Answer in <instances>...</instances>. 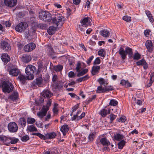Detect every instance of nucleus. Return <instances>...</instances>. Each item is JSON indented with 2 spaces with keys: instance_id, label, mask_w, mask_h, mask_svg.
<instances>
[{
  "instance_id": "nucleus-1",
  "label": "nucleus",
  "mask_w": 154,
  "mask_h": 154,
  "mask_svg": "<svg viewBox=\"0 0 154 154\" xmlns=\"http://www.w3.org/2000/svg\"><path fill=\"white\" fill-rule=\"evenodd\" d=\"M119 52L122 60H124L126 58L127 54L128 55L129 58H131L133 56L132 50L128 47H126L125 50L122 47H121L119 50Z\"/></svg>"
},
{
  "instance_id": "nucleus-2",
  "label": "nucleus",
  "mask_w": 154,
  "mask_h": 154,
  "mask_svg": "<svg viewBox=\"0 0 154 154\" xmlns=\"http://www.w3.org/2000/svg\"><path fill=\"white\" fill-rule=\"evenodd\" d=\"M53 23L58 27L61 26L65 20V18L60 14H56L55 16L52 19Z\"/></svg>"
},
{
  "instance_id": "nucleus-3",
  "label": "nucleus",
  "mask_w": 154,
  "mask_h": 154,
  "mask_svg": "<svg viewBox=\"0 0 154 154\" xmlns=\"http://www.w3.org/2000/svg\"><path fill=\"white\" fill-rule=\"evenodd\" d=\"M36 68L34 66L32 65L27 66L25 69V72L27 75V78L28 80L32 79L34 78V73L36 71Z\"/></svg>"
},
{
  "instance_id": "nucleus-4",
  "label": "nucleus",
  "mask_w": 154,
  "mask_h": 154,
  "mask_svg": "<svg viewBox=\"0 0 154 154\" xmlns=\"http://www.w3.org/2000/svg\"><path fill=\"white\" fill-rule=\"evenodd\" d=\"M39 18L46 22H50L52 20L51 14L47 11H41L39 13Z\"/></svg>"
},
{
  "instance_id": "nucleus-5",
  "label": "nucleus",
  "mask_w": 154,
  "mask_h": 154,
  "mask_svg": "<svg viewBox=\"0 0 154 154\" xmlns=\"http://www.w3.org/2000/svg\"><path fill=\"white\" fill-rule=\"evenodd\" d=\"M2 86L3 91L7 93L11 92L14 88L12 84L8 82H4L2 84Z\"/></svg>"
},
{
  "instance_id": "nucleus-6",
  "label": "nucleus",
  "mask_w": 154,
  "mask_h": 154,
  "mask_svg": "<svg viewBox=\"0 0 154 154\" xmlns=\"http://www.w3.org/2000/svg\"><path fill=\"white\" fill-rule=\"evenodd\" d=\"M103 87L102 85H100L98 87L97 92L98 93H104L109 91H112L114 90V88L112 86L104 85Z\"/></svg>"
},
{
  "instance_id": "nucleus-7",
  "label": "nucleus",
  "mask_w": 154,
  "mask_h": 154,
  "mask_svg": "<svg viewBox=\"0 0 154 154\" xmlns=\"http://www.w3.org/2000/svg\"><path fill=\"white\" fill-rule=\"evenodd\" d=\"M8 130L11 133H15L17 132L18 128L17 125L14 122L9 123L8 125Z\"/></svg>"
},
{
  "instance_id": "nucleus-8",
  "label": "nucleus",
  "mask_w": 154,
  "mask_h": 154,
  "mask_svg": "<svg viewBox=\"0 0 154 154\" xmlns=\"http://www.w3.org/2000/svg\"><path fill=\"white\" fill-rule=\"evenodd\" d=\"M28 26V24L25 22H21L17 25L15 27L16 30L19 32L23 31Z\"/></svg>"
},
{
  "instance_id": "nucleus-9",
  "label": "nucleus",
  "mask_w": 154,
  "mask_h": 154,
  "mask_svg": "<svg viewBox=\"0 0 154 154\" xmlns=\"http://www.w3.org/2000/svg\"><path fill=\"white\" fill-rule=\"evenodd\" d=\"M36 47L35 44L30 42L24 46V50L26 52H29L33 50Z\"/></svg>"
},
{
  "instance_id": "nucleus-10",
  "label": "nucleus",
  "mask_w": 154,
  "mask_h": 154,
  "mask_svg": "<svg viewBox=\"0 0 154 154\" xmlns=\"http://www.w3.org/2000/svg\"><path fill=\"white\" fill-rule=\"evenodd\" d=\"M1 47L6 51H8L11 49V46L9 43L5 41H2L0 44Z\"/></svg>"
},
{
  "instance_id": "nucleus-11",
  "label": "nucleus",
  "mask_w": 154,
  "mask_h": 154,
  "mask_svg": "<svg viewBox=\"0 0 154 154\" xmlns=\"http://www.w3.org/2000/svg\"><path fill=\"white\" fill-rule=\"evenodd\" d=\"M80 23L81 25H78L77 28L78 29L81 31H84L85 29L84 28H86L87 27V17H85L80 20Z\"/></svg>"
},
{
  "instance_id": "nucleus-12",
  "label": "nucleus",
  "mask_w": 154,
  "mask_h": 154,
  "mask_svg": "<svg viewBox=\"0 0 154 154\" xmlns=\"http://www.w3.org/2000/svg\"><path fill=\"white\" fill-rule=\"evenodd\" d=\"M10 137L4 135H0V141L6 146L10 145Z\"/></svg>"
},
{
  "instance_id": "nucleus-13",
  "label": "nucleus",
  "mask_w": 154,
  "mask_h": 154,
  "mask_svg": "<svg viewBox=\"0 0 154 154\" xmlns=\"http://www.w3.org/2000/svg\"><path fill=\"white\" fill-rule=\"evenodd\" d=\"M17 3V0H5V5L9 7H13L15 6Z\"/></svg>"
},
{
  "instance_id": "nucleus-14",
  "label": "nucleus",
  "mask_w": 154,
  "mask_h": 154,
  "mask_svg": "<svg viewBox=\"0 0 154 154\" xmlns=\"http://www.w3.org/2000/svg\"><path fill=\"white\" fill-rule=\"evenodd\" d=\"M145 46L148 52L151 53L153 50L152 43L151 41L147 40L145 43Z\"/></svg>"
},
{
  "instance_id": "nucleus-15",
  "label": "nucleus",
  "mask_w": 154,
  "mask_h": 154,
  "mask_svg": "<svg viewBox=\"0 0 154 154\" xmlns=\"http://www.w3.org/2000/svg\"><path fill=\"white\" fill-rule=\"evenodd\" d=\"M9 73L12 76H17L20 74V72L17 68H14L9 70Z\"/></svg>"
},
{
  "instance_id": "nucleus-16",
  "label": "nucleus",
  "mask_w": 154,
  "mask_h": 154,
  "mask_svg": "<svg viewBox=\"0 0 154 154\" xmlns=\"http://www.w3.org/2000/svg\"><path fill=\"white\" fill-rule=\"evenodd\" d=\"M136 63L137 66H140V65L143 66V68L144 69H146L148 67V64L147 63L145 60L144 59H142V60L137 61Z\"/></svg>"
},
{
  "instance_id": "nucleus-17",
  "label": "nucleus",
  "mask_w": 154,
  "mask_h": 154,
  "mask_svg": "<svg viewBox=\"0 0 154 154\" xmlns=\"http://www.w3.org/2000/svg\"><path fill=\"white\" fill-rule=\"evenodd\" d=\"M63 82H59L56 84L53 85L52 86L53 90L55 91L56 89L59 90L63 87Z\"/></svg>"
},
{
  "instance_id": "nucleus-18",
  "label": "nucleus",
  "mask_w": 154,
  "mask_h": 154,
  "mask_svg": "<svg viewBox=\"0 0 154 154\" xmlns=\"http://www.w3.org/2000/svg\"><path fill=\"white\" fill-rule=\"evenodd\" d=\"M1 59L5 63H7L11 60L10 57L7 54H2L1 56Z\"/></svg>"
},
{
  "instance_id": "nucleus-19",
  "label": "nucleus",
  "mask_w": 154,
  "mask_h": 154,
  "mask_svg": "<svg viewBox=\"0 0 154 154\" xmlns=\"http://www.w3.org/2000/svg\"><path fill=\"white\" fill-rule=\"evenodd\" d=\"M42 95L44 97L50 98L53 95V94L48 89L44 90L42 93Z\"/></svg>"
},
{
  "instance_id": "nucleus-20",
  "label": "nucleus",
  "mask_w": 154,
  "mask_h": 154,
  "mask_svg": "<svg viewBox=\"0 0 154 154\" xmlns=\"http://www.w3.org/2000/svg\"><path fill=\"white\" fill-rule=\"evenodd\" d=\"M100 67L99 66L94 65L92 67L91 73L92 75H94L98 74L99 72Z\"/></svg>"
},
{
  "instance_id": "nucleus-21",
  "label": "nucleus",
  "mask_w": 154,
  "mask_h": 154,
  "mask_svg": "<svg viewBox=\"0 0 154 154\" xmlns=\"http://www.w3.org/2000/svg\"><path fill=\"white\" fill-rule=\"evenodd\" d=\"M59 27L53 26H50L48 29L47 31L50 35H52L55 33V31L58 29Z\"/></svg>"
},
{
  "instance_id": "nucleus-22",
  "label": "nucleus",
  "mask_w": 154,
  "mask_h": 154,
  "mask_svg": "<svg viewBox=\"0 0 154 154\" xmlns=\"http://www.w3.org/2000/svg\"><path fill=\"white\" fill-rule=\"evenodd\" d=\"M32 57L30 55L27 54H23L22 58V61L25 63H27L31 61Z\"/></svg>"
},
{
  "instance_id": "nucleus-23",
  "label": "nucleus",
  "mask_w": 154,
  "mask_h": 154,
  "mask_svg": "<svg viewBox=\"0 0 154 154\" xmlns=\"http://www.w3.org/2000/svg\"><path fill=\"white\" fill-rule=\"evenodd\" d=\"M110 112V110L109 109L108 110H106L105 109H103L100 112L99 114L103 117H105L108 114H109Z\"/></svg>"
},
{
  "instance_id": "nucleus-24",
  "label": "nucleus",
  "mask_w": 154,
  "mask_h": 154,
  "mask_svg": "<svg viewBox=\"0 0 154 154\" xmlns=\"http://www.w3.org/2000/svg\"><path fill=\"white\" fill-rule=\"evenodd\" d=\"M100 33L104 37H109L110 33L108 30L104 29L100 32Z\"/></svg>"
},
{
  "instance_id": "nucleus-25",
  "label": "nucleus",
  "mask_w": 154,
  "mask_h": 154,
  "mask_svg": "<svg viewBox=\"0 0 154 154\" xmlns=\"http://www.w3.org/2000/svg\"><path fill=\"white\" fill-rule=\"evenodd\" d=\"M18 97V93L17 92H14L9 96V98L13 101L16 100Z\"/></svg>"
},
{
  "instance_id": "nucleus-26",
  "label": "nucleus",
  "mask_w": 154,
  "mask_h": 154,
  "mask_svg": "<svg viewBox=\"0 0 154 154\" xmlns=\"http://www.w3.org/2000/svg\"><path fill=\"white\" fill-rule=\"evenodd\" d=\"M101 144L103 146H108L110 144V143L105 137L101 138L100 140Z\"/></svg>"
},
{
  "instance_id": "nucleus-27",
  "label": "nucleus",
  "mask_w": 154,
  "mask_h": 154,
  "mask_svg": "<svg viewBox=\"0 0 154 154\" xmlns=\"http://www.w3.org/2000/svg\"><path fill=\"white\" fill-rule=\"evenodd\" d=\"M68 126L66 125H65L62 126L60 128V131L63 133L64 136L66 135V133L68 131Z\"/></svg>"
},
{
  "instance_id": "nucleus-28",
  "label": "nucleus",
  "mask_w": 154,
  "mask_h": 154,
  "mask_svg": "<svg viewBox=\"0 0 154 154\" xmlns=\"http://www.w3.org/2000/svg\"><path fill=\"white\" fill-rule=\"evenodd\" d=\"M122 86H125L126 87H131V85L130 83L128 81H126L124 79L121 80L120 82Z\"/></svg>"
},
{
  "instance_id": "nucleus-29",
  "label": "nucleus",
  "mask_w": 154,
  "mask_h": 154,
  "mask_svg": "<svg viewBox=\"0 0 154 154\" xmlns=\"http://www.w3.org/2000/svg\"><path fill=\"white\" fill-rule=\"evenodd\" d=\"M96 134L95 133H91L88 136V142L90 143L92 142L94 140Z\"/></svg>"
},
{
  "instance_id": "nucleus-30",
  "label": "nucleus",
  "mask_w": 154,
  "mask_h": 154,
  "mask_svg": "<svg viewBox=\"0 0 154 154\" xmlns=\"http://www.w3.org/2000/svg\"><path fill=\"white\" fill-rule=\"evenodd\" d=\"M145 13L149 21L151 23H153L154 21V20L151 12L149 11H146Z\"/></svg>"
},
{
  "instance_id": "nucleus-31",
  "label": "nucleus",
  "mask_w": 154,
  "mask_h": 154,
  "mask_svg": "<svg viewBox=\"0 0 154 154\" xmlns=\"http://www.w3.org/2000/svg\"><path fill=\"white\" fill-rule=\"evenodd\" d=\"M57 136V134L54 132H52L50 133H48L46 134V139H53L55 138Z\"/></svg>"
},
{
  "instance_id": "nucleus-32",
  "label": "nucleus",
  "mask_w": 154,
  "mask_h": 154,
  "mask_svg": "<svg viewBox=\"0 0 154 154\" xmlns=\"http://www.w3.org/2000/svg\"><path fill=\"white\" fill-rule=\"evenodd\" d=\"M27 131L31 132L37 131V129L34 125H32L28 126Z\"/></svg>"
},
{
  "instance_id": "nucleus-33",
  "label": "nucleus",
  "mask_w": 154,
  "mask_h": 154,
  "mask_svg": "<svg viewBox=\"0 0 154 154\" xmlns=\"http://www.w3.org/2000/svg\"><path fill=\"white\" fill-rule=\"evenodd\" d=\"M17 79H19L23 84H24L26 80V79H27V76L26 77H25L24 75L21 74L19 75Z\"/></svg>"
},
{
  "instance_id": "nucleus-34",
  "label": "nucleus",
  "mask_w": 154,
  "mask_h": 154,
  "mask_svg": "<svg viewBox=\"0 0 154 154\" xmlns=\"http://www.w3.org/2000/svg\"><path fill=\"white\" fill-rule=\"evenodd\" d=\"M123 137L122 135L119 133H117L116 134L114 135L113 139L117 141H120L123 139Z\"/></svg>"
},
{
  "instance_id": "nucleus-35",
  "label": "nucleus",
  "mask_w": 154,
  "mask_h": 154,
  "mask_svg": "<svg viewBox=\"0 0 154 154\" xmlns=\"http://www.w3.org/2000/svg\"><path fill=\"white\" fill-rule=\"evenodd\" d=\"M97 82L100 84V85L105 84L106 85L108 84V83L106 81H105L104 79L102 78H100L98 79L97 80Z\"/></svg>"
},
{
  "instance_id": "nucleus-36",
  "label": "nucleus",
  "mask_w": 154,
  "mask_h": 154,
  "mask_svg": "<svg viewBox=\"0 0 154 154\" xmlns=\"http://www.w3.org/2000/svg\"><path fill=\"white\" fill-rule=\"evenodd\" d=\"M19 122L22 127H25V126L26 123V120L24 118H20Z\"/></svg>"
},
{
  "instance_id": "nucleus-37",
  "label": "nucleus",
  "mask_w": 154,
  "mask_h": 154,
  "mask_svg": "<svg viewBox=\"0 0 154 154\" xmlns=\"http://www.w3.org/2000/svg\"><path fill=\"white\" fill-rule=\"evenodd\" d=\"M43 82V79L41 76L37 77L36 79L35 83L38 85H40Z\"/></svg>"
},
{
  "instance_id": "nucleus-38",
  "label": "nucleus",
  "mask_w": 154,
  "mask_h": 154,
  "mask_svg": "<svg viewBox=\"0 0 154 154\" xmlns=\"http://www.w3.org/2000/svg\"><path fill=\"white\" fill-rule=\"evenodd\" d=\"M118 143V148L119 149H122L123 148V147L124 146L125 144V141L124 140H120Z\"/></svg>"
},
{
  "instance_id": "nucleus-39",
  "label": "nucleus",
  "mask_w": 154,
  "mask_h": 154,
  "mask_svg": "<svg viewBox=\"0 0 154 154\" xmlns=\"http://www.w3.org/2000/svg\"><path fill=\"white\" fill-rule=\"evenodd\" d=\"M106 51L104 49H101L99 50L98 52V54L99 56L104 57L106 55Z\"/></svg>"
},
{
  "instance_id": "nucleus-40",
  "label": "nucleus",
  "mask_w": 154,
  "mask_h": 154,
  "mask_svg": "<svg viewBox=\"0 0 154 154\" xmlns=\"http://www.w3.org/2000/svg\"><path fill=\"white\" fill-rule=\"evenodd\" d=\"M10 144H14L16 143L19 140L18 139L15 138V137H10Z\"/></svg>"
},
{
  "instance_id": "nucleus-41",
  "label": "nucleus",
  "mask_w": 154,
  "mask_h": 154,
  "mask_svg": "<svg viewBox=\"0 0 154 154\" xmlns=\"http://www.w3.org/2000/svg\"><path fill=\"white\" fill-rule=\"evenodd\" d=\"M118 102L117 101L114 99H111L110 100L109 105L112 106H116L118 104Z\"/></svg>"
},
{
  "instance_id": "nucleus-42",
  "label": "nucleus",
  "mask_w": 154,
  "mask_h": 154,
  "mask_svg": "<svg viewBox=\"0 0 154 154\" xmlns=\"http://www.w3.org/2000/svg\"><path fill=\"white\" fill-rule=\"evenodd\" d=\"M63 68V66L61 65H57L54 67V69L56 72L61 71Z\"/></svg>"
},
{
  "instance_id": "nucleus-43",
  "label": "nucleus",
  "mask_w": 154,
  "mask_h": 154,
  "mask_svg": "<svg viewBox=\"0 0 154 154\" xmlns=\"http://www.w3.org/2000/svg\"><path fill=\"white\" fill-rule=\"evenodd\" d=\"M35 119L28 117L27 119V122L28 124H32L35 123Z\"/></svg>"
},
{
  "instance_id": "nucleus-44",
  "label": "nucleus",
  "mask_w": 154,
  "mask_h": 154,
  "mask_svg": "<svg viewBox=\"0 0 154 154\" xmlns=\"http://www.w3.org/2000/svg\"><path fill=\"white\" fill-rule=\"evenodd\" d=\"M87 72V69H84L82 71L79 72L77 74V77H79L81 76H82L84 75Z\"/></svg>"
},
{
  "instance_id": "nucleus-45",
  "label": "nucleus",
  "mask_w": 154,
  "mask_h": 154,
  "mask_svg": "<svg viewBox=\"0 0 154 154\" xmlns=\"http://www.w3.org/2000/svg\"><path fill=\"white\" fill-rule=\"evenodd\" d=\"M134 60H138L141 58V55L138 52L135 53L133 57Z\"/></svg>"
},
{
  "instance_id": "nucleus-46",
  "label": "nucleus",
  "mask_w": 154,
  "mask_h": 154,
  "mask_svg": "<svg viewBox=\"0 0 154 154\" xmlns=\"http://www.w3.org/2000/svg\"><path fill=\"white\" fill-rule=\"evenodd\" d=\"M116 116L115 115L113 114H111L110 115L109 119L110 120V123H112L113 121H114V120L116 119Z\"/></svg>"
},
{
  "instance_id": "nucleus-47",
  "label": "nucleus",
  "mask_w": 154,
  "mask_h": 154,
  "mask_svg": "<svg viewBox=\"0 0 154 154\" xmlns=\"http://www.w3.org/2000/svg\"><path fill=\"white\" fill-rule=\"evenodd\" d=\"M122 18L124 20L127 22H130L131 20V17L127 15L123 16Z\"/></svg>"
},
{
  "instance_id": "nucleus-48",
  "label": "nucleus",
  "mask_w": 154,
  "mask_h": 154,
  "mask_svg": "<svg viewBox=\"0 0 154 154\" xmlns=\"http://www.w3.org/2000/svg\"><path fill=\"white\" fill-rule=\"evenodd\" d=\"M81 66V64L80 62H78L76 65V67L75 68V69L76 70L77 72H80L81 70V69H82Z\"/></svg>"
},
{
  "instance_id": "nucleus-49",
  "label": "nucleus",
  "mask_w": 154,
  "mask_h": 154,
  "mask_svg": "<svg viewBox=\"0 0 154 154\" xmlns=\"http://www.w3.org/2000/svg\"><path fill=\"white\" fill-rule=\"evenodd\" d=\"M46 114H45V112L42 111V110L41 111V112L38 113H37V116L40 118H42L44 116H45L46 115Z\"/></svg>"
},
{
  "instance_id": "nucleus-50",
  "label": "nucleus",
  "mask_w": 154,
  "mask_h": 154,
  "mask_svg": "<svg viewBox=\"0 0 154 154\" xmlns=\"http://www.w3.org/2000/svg\"><path fill=\"white\" fill-rule=\"evenodd\" d=\"M49 109V107L46 106H43L42 109L41 110L45 112L46 114L47 112Z\"/></svg>"
},
{
  "instance_id": "nucleus-51",
  "label": "nucleus",
  "mask_w": 154,
  "mask_h": 154,
  "mask_svg": "<svg viewBox=\"0 0 154 154\" xmlns=\"http://www.w3.org/2000/svg\"><path fill=\"white\" fill-rule=\"evenodd\" d=\"M101 60L99 57L96 58L93 62L94 65L99 64L100 63Z\"/></svg>"
},
{
  "instance_id": "nucleus-52",
  "label": "nucleus",
  "mask_w": 154,
  "mask_h": 154,
  "mask_svg": "<svg viewBox=\"0 0 154 154\" xmlns=\"http://www.w3.org/2000/svg\"><path fill=\"white\" fill-rule=\"evenodd\" d=\"M29 139V137L28 135H25L23 136L21 138V140L23 142H26Z\"/></svg>"
},
{
  "instance_id": "nucleus-53",
  "label": "nucleus",
  "mask_w": 154,
  "mask_h": 154,
  "mask_svg": "<svg viewBox=\"0 0 154 154\" xmlns=\"http://www.w3.org/2000/svg\"><path fill=\"white\" fill-rule=\"evenodd\" d=\"M118 121L119 122H124L126 120L125 117H121L119 119H118Z\"/></svg>"
},
{
  "instance_id": "nucleus-54",
  "label": "nucleus",
  "mask_w": 154,
  "mask_h": 154,
  "mask_svg": "<svg viewBox=\"0 0 154 154\" xmlns=\"http://www.w3.org/2000/svg\"><path fill=\"white\" fill-rule=\"evenodd\" d=\"M48 51L49 52V54L51 55H53L55 54V52L53 50V48L50 47L48 48Z\"/></svg>"
},
{
  "instance_id": "nucleus-55",
  "label": "nucleus",
  "mask_w": 154,
  "mask_h": 154,
  "mask_svg": "<svg viewBox=\"0 0 154 154\" xmlns=\"http://www.w3.org/2000/svg\"><path fill=\"white\" fill-rule=\"evenodd\" d=\"M40 28L42 29H45L47 28L48 26L45 24L41 23L39 24Z\"/></svg>"
},
{
  "instance_id": "nucleus-56",
  "label": "nucleus",
  "mask_w": 154,
  "mask_h": 154,
  "mask_svg": "<svg viewBox=\"0 0 154 154\" xmlns=\"http://www.w3.org/2000/svg\"><path fill=\"white\" fill-rule=\"evenodd\" d=\"M96 97V95H92L91 97H90L87 101V104L91 101L92 100L95 99Z\"/></svg>"
},
{
  "instance_id": "nucleus-57",
  "label": "nucleus",
  "mask_w": 154,
  "mask_h": 154,
  "mask_svg": "<svg viewBox=\"0 0 154 154\" xmlns=\"http://www.w3.org/2000/svg\"><path fill=\"white\" fill-rule=\"evenodd\" d=\"M92 20L90 17H87V26L92 25Z\"/></svg>"
},
{
  "instance_id": "nucleus-58",
  "label": "nucleus",
  "mask_w": 154,
  "mask_h": 154,
  "mask_svg": "<svg viewBox=\"0 0 154 154\" xmlns=\"http://www.w3.org/2000/svg\"><path fill=\"white\" fill-rule=\"evenodd\" d=\"M38 136L39 137L42 139L45 140L46 139V136H45L43 135L42 134L40 133H38Z\"/></svg>"
},
{
  "instance_id": "nucleus-59",
  "label": "nucleus",
  "mask_w": 154,
  "mask_h": 154,
  "mask_svg": "<svg viewBox=\"0 0 154 154\" xmlns=\"http://www.w3.org/2000/svg\"><path fill=\"white\" fill-rule=\"evenodd\" d=\"M75 75V74L73 72L71 71L69 72L68 73V76L69 77H73Z\"/></svg>"
},
{
  "instance_id": "nucleus-60",
  "label": "nucleus",
  "mask_w": 154,
  "mask_h": 154,
  "mask_svg": "<svg viewBox=\"0 0 154 154\" xmlns=\"http://www.w3.org/2000/svg\"><path fill=\"white\" fill-rule=\"evenodd\" d=\"M150 31L149 29H147L144 31V34L146 37H148L149 35Z\"/></svg>"
},
{
  "instance_id": "nucleus-61",
  "label": "nucleus",
  "mask_w": 154,
  "mask_h": 154,
  "mask_svg": "<svg viewBox=\"0 0 154 154\" xmlns=\"http://www.w3.org/2000/svg\"><path fill=\"white\" fill-rule=\"evenodd\" d=\"M86 77H87L86 75H85V76L84 77H82V78H80L78 79L77 80V81H78L79 82H81L85 80L86 79Z\"/></svg>"
},
{
  "instance_id": "nucleus-62",
  "label": "nucleus",
  "mask_w": 154,
  "mask_h": 154,
  "mask_svg": "<svg viewBox=\"0 0 154 154\" xmlns=\"http://www.w3.org/2000/svg\"><path fill=\"white\" fill-rule=\"evenodd\" d=\"M154 72H151V74L150 75V81H153L154 80Z\"/></svg>"
},
{
  "instance_id": "nucleus-63",
  "label": "nucleus",
  "mask_w": 154,
  "mask_h": 154,
  "mask_svg": "<svg viewBox=\"0 0 154 154\" xmlns=\"http://www.w3.org/2000/svg\"><path fill=\"white\" fill-rule=\"evenodd\" d=\"M38 72H40L41 71V69H42L43 67V65L40 62L38 63Z\"/></svg>"
},
{
  "instance_id": "nucleus-64",
  "label": "nucleus",
  "mask_w": 154,
  "mask_h": 154,
  "mask_svg": "<svg viewBox=\"0 0 154 154\" xmlns=\"http://www.w3.org/2000/svg\"><path fill=\"white\" fill-rule=\"evenodd\" d=\"M94 57L93 56H91L87 60V64H90V63H91V61L93 59Z\"/></svg>"
}]
</instances>
